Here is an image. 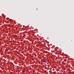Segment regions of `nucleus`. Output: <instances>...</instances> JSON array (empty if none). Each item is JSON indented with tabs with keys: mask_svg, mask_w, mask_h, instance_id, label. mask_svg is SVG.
<instances>
[{
	"mask_svg": "<svg viewBox=\"0 0 74 74\" xmlns=\"http://www.w3.org/2000/svg\"><path fill=\"white\" fill-rule=\"evenodd\" d=\"M43 62H45V61H43Z\"/></svg>",
	"mask_w": 74,
	"mask_h": 74,
	"instance_id": "nucleus-1",
	"label": "nucleus"
}]
</instances>
